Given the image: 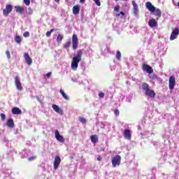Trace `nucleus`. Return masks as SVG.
<instances>
[{
  "instance_id": "nucleus-1",
  "label": "nucleus",
  "mask_w": 179,
  "mask_h": 179,
  "mask_svg": "<svg viewBox=\"0 0 179 179\" xmlns=\"http://www.w3.org/2000/svg\"><path fill=\"white\" fill-rule=\"evenodd\" d=\"M83 55V51L82 50H79L76 55L73 57L71 62V69L73 71H77L78 67L79 66V62L82 61V56Z\"/></svg>"
},
{
  "instance_id": "nucleus-2",
  "label": "nucleus",
  "mask_w": 179,
  "mask_h": 179,
  "mask_svg": "<svg viewBox=\"0 0 179 179\" xmlns=\"http://www.w3.org/2000/svg\"><path fill=\"white\" fill-rule=\"evenodd\" d=\"M141 88L143 90V93L145 94V96H147V97H150L151 99L155 98V96H156V93L153 90L150 89V86H149V84L146 83H143L141 85Z\"/></svg>"
},
{
  "instance_id": "nucleus-3",
  "label": "nucleus",
  "mask_w": 179,
  "mask_h": 179,
  "mask_svg": "<svg viewBox=\"0 0 179 179\" xmlns=\"http://www.w3.org/2000/svg\"><path fill=\"white\" fill-rule=\"evenodd\" d=\"M121 164V156L116 155L112 158V166L115 167L116 166H120Z\"/></svg>"
},
{
  "instance_id": "nucleus-4",
  "label": "nucleus",
  "mask_w": 179,
  "mask_h": 179,
  "mask_svg": "<svg viewBox=\"0 0 179 179\" xmlns=\"http://www.w3.org/2000/svg\"><path fill=\"white\" fill-rule=\"evenodd\" d=\"M59 164H61V157L57 155L55 157V160L53 162V169H54V170H58V167H59Z\"/></svg>"
},
{
  "instance_id": "nucleus-5",
  "label": "nucleus",
  "mask_w": 179,
  "mask_h": 179,
  "mask_svg": "<svg viewBox=\"0 0 179 179\" xmlns=\"http://www.w3.org/2000/svg\"><path fill=\"white\" fill-rule=\"evenodd\" d=\"M15 84L17 90H20V91L23 90V86H22V83H20V77H19V76H15Z\"/></svg>"
},
{
  "instance_id": "nucleus-6",
  "label": "nucleus",
  "mask_w": 179,
  "mask_h": 179,
  "mask_svg": "<svg viewBox=\"0 0 179 179\" xmlns=\"http://www.w3.org/2000/svg\"><path fill=\"white\" fill-rule=\"evenodd\" d=\"M178 34H179V29H178V27L175 28L173 30V31H172V33L171 34L169 40L171 41H173V40H176V38H177V37H178Z\"/></svg>"
},
{
  "instance_id": "nucleus-7",
  "label": "nucleus",
  "mask_w": 179,
  "mask_h": 179,
  "mask_svg": "<svg viewBox=\"0 0 179 179\" xmlns=\"http://www.w3.org/2000/svg\"><path fill=\"white\" fill-rule=\"evenodd\" d=\"M13 6L10 4H7L6 8L3 10V13L5 16H8L9 13H12Z\"/></svg>"
},
{
  "instance_id": "nucleus-8",
  "label": "nucleus",
  "mask_w": 179,
  "mask_h": 179,
  "mask_svg": "<svg viewBox=\"0 0 179 179\" xmlns=\"http://www.w3.org/2000/svg\"><path fill=\"white\" fill-rule=\"evenodd\" d=\"M134 15L136 17H139V8H138V4L135 1H132Z\"/></svg>"
},
{
  "instance_id": "nucleus-9",
  "label": "nucleus",
  "mask_w": 179,
  "mask_h": 179,
  "mask_svg": "<svg viewBox=\"0 0 179 179\" xmlns=\"http://www.w3.org/2000/svg\"><path fill=\"white\" fill-rule=\"evenodd\" d=\"M142 69L143 71H144V72H147L148 75H150V73H153V69L152 68V66L146 64H143Z\"/></svg>"
},
{
  "instance_id": "nucleus-10",
  "label": "nucleus",
  "mask_w": 179,
  "mask_h": 179,
  "mask_svg": "<svg viewBox=\"0 0 179 179\" xmlns=\"http://www.w3.org/2000/svg\"><path fill=\"white\" fill-rule=\"evenodd\" d=\"M174 86H176V77H174V76H171L169 77V89H170V90H173V89H174Z\"/></svg>"
},
{
  "instance_id": "nucleus-11",
  "label": "nucleus",
  "mask_w": 179,
  "mask_h": 179,
  "mask_svg": "<svg viewBox=\"0 0 179 179\" xmlns=\"http://www.w3.org/2000/svg\"><path fill=\"white\" fill-rule=\"evenodd\" d=\"M55 136L57 141H58L59 142H61L62 143H64V142H65V138H64V136L59 134V131H58V130H55Z\"/></svg>"
},
{
  "instance_id": "nucleus-12",
  "label": "nucleus",
  "mask_w": 179,
  "mask_h": 179,
  "mask_svg": "<svg viewBox=\"0 0 179 179\" xmlns=\"http://www.w3.org/2000/svg\"><path fill=\"white\" fill-rule=\"evenodd\" d=\"M72 45H73V50H76L78 48V36H76V34H73L72 36Z\"/></svg>"
},
{
  "instance_id": "nucleus-13",
  "label": "nucleus",
  "mask_w": 179,
  "mask_h": 179,
  "mask_svg": "<svg viewBox=\"0 0 179 179\" xmlns=\"http://www.w3.org/2000/svg\"><path fill=\"white\" fill-rule=\"evenodd\" d=\"M24 58L27 65H31V64H33V59H31L30 56L29 55V53H24Z\"/></svg>"
},
{
  "instance_id": "nucleus-14",
  "label": "nucleus",
  "mask_w": 179,
  "mask_h": 179,
  "mask_svg": "<svg viewBox=\"0 0 179 179\" xmlns=\"http://www.w3.org/2000/svg\"><path fill=\"white\" fill-rule=\"evenodd\" d=\"M150 79H151L152 80H157L158 82H163V80L159 77H157V76H156V74L155 73H150L148 75Z\"/></svg>"
},
{
  "instance_id": "nucleus-15",
  "label": "nucleus",
  "mask_w": 179,
  "mask_h": 179,
  "mask_svg": "<svg viewBox=\"0 0 179 179\" xmlns=\"http://www.w3.org/2000/svg\"><path fill=\"white\" fill-rule=\"evenodd\" d=\"M145 7L148 9V10H150V12H151V13L152 12L155 11V9L156 8V7L152 5V3H150V1H148L145 3Z\"/></svg>"
},
{
  "instance_id": "nucleus-16",
  "label": "nucleus",
  "mask_w": 179,
  "mask_h": 179,
  "mask_svg": "<svg viewBox=\"0 0 179 179\" xmlns=\"http://www.w3.org/2000/svg\"><path fill=\"white\" fill-rule=\"evenodd\" d=\"M148 25L152 28L156 27L157 26V21L153 18L150 19L148 22Z\"/></svg>"
},
{
  "instance_id": "nucleus-17",
  "label": "nucleus",
  "mask_w": 179,
  "mask_h": 179,
  "mask_svg": "<svg viewBox=\"0 0 179 179\" xmlns=\"http://www.w3.org/2000/svg\"><path fill=\"white\" fill-rule=\"evenodd\" d=\"M12 113L14 115H20V114H22V110H20L19 108L17 107H15L12 109Z\"/></svg>"
},
{
  "instance_id": "nucleus-18",
  "label": "nucleus",
  "mask_w": 179,
  "mask_h": 179,
  "mask_svg": "<svg viewBox=\"0 0 179 179\" xmlns=\"http://www.w3.org/2000/svg\"><path fill=\"white\" fill-rule=\"evenodd\" d=\"M80 12V6L79 5H76L73 7V15H78Z\"/></svg>"
},
{
  "instance_id": "nucleus-19",
  "label": "nucleus",
  "mask_w": 179,
  "mask_h": 179,
  "mask_svg": "<svg viewBox=\"0 0 179 179\" xmlns=\"http://www.w3.org/2000/svg\"><path fill=\"white\" fill-rule=\"evenodd\" d=\"M125 139H131V130L125 129L124 132Z\"/></svg>"
},
{
  "instance_id": "nucleus-20",
  "label": "nucleus",
  "mask_w": 179,
  "mask_h": 179,
  "mask_svg": "<svg viewBox=\"0 0 179 179\" xmlns=\"http://www.w3.org/2000/svg\"><path fill=\"white\" fill-rule=\"evenodd\" d=\"M15 12L17 13H23L24 12V8L19 6H16L15 7Z\"/></svg>"
},
{
  "instance_id": "nucleus-21",
  "label": "nucleus",
  "mask_w": 179,
  "mask_h": 179,
  "mask_svg": "<svg viewBox=\"0 0 179 179\" xmlns=\"http://www.w3.org/2000/svg\"><path fill=\"white\" fill-rule=\"evenodd\" d=\"M151 13L155 15V16H162V10H160V9L159 8H155L154 11L152 12Z\"/></svg>"
},
{
  "instance_id": "nucleus-22",
  "label": "nucleus",
  "mask_w": 179,
  "mask_h": 179,
  "mask_svg": "<svg viewBox=\"0 0 179 179\" xmlns=\"http://www.w3.org/2000/svg\"><path fill=\"white\" fill-rule=\"evenodd\" d=\"M6 125L7 127H8V128H13V127H15V123H13V119H9L7 121Z\"/></svg>"
},
{
  "instance_id": "nucleus-23",
  "label": "nucleus",
  "mask_w": 179,
  "mask_h": 179,
  "mask_svg": "<svg viewBox=\"0 0 179 179\" xmlns=\"http://www.w3.org/2000/svg\"><path fill=\"white\" fill-rule=\"evenodd\" d=\"M53 110H55L59 114H62V110L59 109V107L55 104H52V106Z\"/></svg>"
},
{
  "instance_id": "nucleus-24",
  "label": "nucleus",
  "mask_w": 179,
  "mask_h": 179,
  "mask_svg": "<svg viewBox=\"0 0 179 179\" xmlns=\"http://www.w3.org/2000/svg\"><path fill=\"white\" fill-rule=\"evenodd\" d=\"M59 93L62 94V97L64 98V100H69V97L68 96V95H66V94H65L64 90H60Z\"/></svg>"
},
{
  "instance_id": "nucleus-25",
  "label": "nucleus",
  "mask_w": 179,
  "mask_h": 179,
  "mask_svg": "<svg viewBox=\"0 0 179 179\" xmlns=\"http://www.w3.org/2000/svg\"><path fill=\"white\" fill-rule=\"evenodd\" d=\"M91 141L93 143H97L99 138H97V136H92Z\"/></svg>"
},
{
  "instance_id": "nucleus-26",
  "label": "nucleus",
  "mask_w": 179,
  "mask_h": 179,
  "mask_svg": "<svg viewBox=\"0 0 179 179\" xmlns=\"http://www.w3.org/2000/svg\"><path fill=\"white\" fill-rule=\"evenodd\" d=\"M64 38V36L61 34H58V36L57 38V43H61Z\"/></svg>"
},
{
  "instance_id": "nucleus-27",
  "label": "nucleus",
  "mask_w": 179,
  "mask_h": 179,
  "mask_svg": "<svg viewBox=\"0 0 179 179\" xmlns=\"http://www.w3.org/2000/svg\"><path fill=\"white\" fill-rule=\"evenodd\" d=\"M15 41L17 44H20L21 41H22V38H20V36H17L15 38Z\"/></svg>"
},
{
  "instance_id": "nucleus-28",
  "label": "nucleus",
  "mask_w": 179,
  "mask_h": 179,
  "mask_svg": "<svg viewBox=\"0 0 179 179\" xmlns=\"http://www.w3.org/2000/svg\"><path fill=\"white\" fill-rule=\"evenodd\" d=\"M116 58H117V59H118V60H120V59H121V52H120L119 50L117 51V53H116Z\"/></svg>"
},
{
  "instance_id": "nucleus-29",
  "label": "nucleus",
  "mask_w": 179,
  "mask_h": 179,
  "mask_svg": "<svg viewBox=\"0 0 179 179\" xmlns=\"http://www.w3.org/2000/svg\"><path fill=\"white\" fill-rule=\"evenodd\" d=\"M69 47H71V41L66 42L64 45V48H69Z\"/></svg>"
},
{
  "instance_id": "nucleus-30",
  "label": "nucleus",
  "mask_w": 179,
  "mask_h": 179,
  "mask_svg": "<svg viewBox=\"0 0 179 179\" xmlns=\"http://www.w3.org/2000/svg\"><path fill=\"white\" fill-rule=\"evenodd\" d=\"M79 121L82 123V124H85L86 122V119L83 117H79Z\"/></svg>"
},
{
  "instance_id": "nucleus-31",
  "label": "nucleus",
  "mask_w": 179,
  "mask_h": 179,
  "mask_svg": "<svg viewBox=\"0 0 179 179\" xmlns=\"http://www.w3.org/2000/svg\"><path fill=\"white\" fill-rule=\"evenodd\" d=\"M94 2L96 3L97 6H101V3L100 2V0H93Z\"/></svg>"
},
{
  "instance_id": "nucleus-32",
  "label": "nucleus",
  "mask_w": 179,
  "mask_h": 179,
  "mask_svg": "<svg viewBox=\"0 0 179 179\" xmlns=\"http://www.w3.org/2000/svg\"><path fill=\"white\" fill-rule=\"evenodd\" d=\"M6 55L7 56L8 59H10V52H9V50H6Z\"/></svg>"
},
{
  "instance_id": "nucleus-33",
  "label": "nucleus",
  "mask_w": 179,
  "mask_h": 179,
  "mask_svg": "<svg viewBox=\"0 0 179 179\" xmlns=\"http://www.w3.org/2000/svg\"><path fill=\"white\" fill-rule=\"evenodd\" d=\"M126 101L131 103V101H132V95H130L129 97H127Z\"/></svg>"
},
{
  "instance_id": "nucleus-34",
  "label": "nucleus",
  "mask_w": 179,
  "mask_h": 179,
  "mask_svg": "<svg viewBox=\"0 0 179 179\" xmlns=\"http://www.w3.org/2000/svg\"><path fill=\"white\" fill-rule=\"evenodd\" d=\"M27 13L29 15H32L33 14V9H31V8H28V10H27Z\"/></svg>"
},
{
  "instance_id": "nucleus-35",
  "label": "nucleus",
  "mask_w": 179,
  "mask_h": 179,
  "mask_svg": "<svg viewBox=\"0 0 179 179\" xmlns=\"http://www.w3.org/2000/svg\"><path fill=\"white\" fill-rule=\"evenodd\" d=\"M23 2L27 6H29L30 5V0H23Z\"/></svg>"
},
{
  "instance_id": "nucleus-36",
  "label": "nucleus",
  "mask_w": 179,
  "mask_h": 179,
  "mask_svg": "<svg viewBox=\"0 0 179 179\" xmlns=\"http://www.w3.org/2000/svg\"><path fill=\"white\" fill-rule=\"evenodd\" d=\"M24 37H30V32L26 31L23 34Z\"/></svg>"
},
{
  "instance_id": "nucleus-37",
  "label": "nucleus",
  "mask_w": 179,
  "mask_h": 179,
  "mask_svg": "<svg viewBox=\"0 0 179 179\" xmlns=\"http://www.w3.org/2000/svg\"><path fill=\"white\" fill-rule=\"evenodd\" d=\"M99 97L100 99L104 98V93H103V92L99 93Z\"/></svg>"
},
{
  "instance_id": "nucleus-38",
  "label": "nucleus",
  "mask_w": 179,
  "mask_h": 179,
  "mask_svg": "<svg viewBox=\"0 0 179 179\" xmlns=\"http://www.w3.org/2000/svg\"><path fill=\"white\" fill-rule=\"evenodd\" d=\"M36 156H33L28 158L29 162H31L32 160H35Z\"/></svg>"
},
{
  "instance_id": "nucleus-39",
  "label": "nucleus",
  "mask_w": 179,
  "mask_h": 179,
  "mask_svg": "<svg viewBox=\"0 0 179 179\" xmlns=\"http://www.w3.org/2000/svg\"><path fill=\"white\" fill-rule=\"evenodd\" d=\"M114 10L115 12H118V10H120V6H116L115 8H114Z\"/></svg>"
},
{
  "instance_id": "nucleus-40",
  "label": "nucleus",
  "mask_w": 179,
  "mask_h": 179,
  "mask_svg": "<svg viewBox=\"0 0 179 179\" xmlns=\"http://www.w3.org/2000/svg\"><path fill=\"white\" fill-rule=\"evenodd\" d=\"M51 75H52V73L51 72H49L46 74V78H51Z\"/></svg>"
},
{
  "instance_id": "nucleus-41",
  "label": "nucleus",
  "mask_w": 179,
  "mask_h": 179,
  "mask_svg": "<svg viewBox=\"0 0 179 179\" xmlns=\"http://www.w3.org/2000/svg\"><path fill=\"white\" fill-rule=\"evenodd\" d=\"M1 120H2L3 121H5V114L1 113Z\"/></svg>"
},
{
  "instance_id": "nucleus-42",
  "label": "nucleus",
  "mask_w": 179,
  "mask_h": 179,
  "mask_svg": "<svg viewBox=\"0 0 179 179\" xmlns=\"http://www.w3.org/2000/svg\"><path fill=\"white\" fill-rule=\"evenodd\" d=\"M115 115H120V110H118L117 109L115 110Z\"/></svg>"
},
{
  "instance_id": "nucleus-43",
  "label": "nucleus",
  "mask_w": 179,
  "mask_h": 179,
  "mask_svg": "<svg viewBox=\"0 0 179 179\" xmlns=\"http://www.w3.org/2000/svg\"><path fill=\"white\" fill-rule=\"evenodd\" d=\"M51 36V31H48V32H46V36L47 37H50Z\"/></svg>"
},
{
  "instance_id": "nucleus-44",
  "label": "nucleus",
  "mask_w": 179,
  "mask_h": 179,
  "mask_svg": "<svg viewBox=\"0 0 179 179\" xmlns=\"http://www.w3.org/2000/svg\"><path fill=\"white\" fill-rule=\"evenodd\" d=\"M97 160H98V162L101 161V157L99 156V157H97Z\"/></svg>"
},
{
  "instance_id": "nucleus-45",
  "label": "nucleus",
  "mask_w": 179,
  "mask_h": 179,
  "mask_svg": "<svg viewBox=\"0 0 179 179\" xmlns=\"http://www.w3.org/2000/svg\"><path fill=\"white\" fill-rule=\"evenodd\" d=\"M120 15H121L122 16H124V15H125V13H124V12L121 11V12H120Z\"/></svg>"
},
{
  "instance_id": "nucleus-46",
  "label": "nucleus",
  "mask_w": 179,
  "mask_h": 179,
  "mask_svg": "<svg viewBox=\"0 0 179 179\" xmlns=\"http://www.w3.org/2000/svg\"><path fill=\"white\" fill-rule=\"evenodd\" d=\"M80 2L81 3H85V0H80Z\"/></svg>"
},
{
  "instance_id": "nucleus-47",
  "label": "nucleus",
  "mask_w": 179,
  "mask_h": 179,
  "mask_svg": "<svg viewBox=\"0 0 179 179\" xmlns=\"http://www.w3.org/2000/svg\"><path fill=\"white\" fill-rule=\"evenodd\" d=\"M49 31H51V33H53V31H55V29H51V30Z\"/></svg>"
},
{
  "instance_id": "nucleus-48",
  "label": "nucleus",
  "mask_w": 179,
  "mask_h": 179,
  "mask_svg": "<svg viewBox=\"0 0 179 179\" xmlns=\"http://www.w3.org/2000/svg\"><path fill=\"white\" fill-rule=\"evenodd\" d=\"M55 2L59 3V0H55Z\"/></svg>"
},
{
  "instance_id": "nucleus-49",
  "label": "nucleus",
  "mask_w": 179,
  "mask_h": 179,
  "mask_svg": "<svg viewBox=\"0 0 179 179\" xmlns=\"http://www.w3.org/2000/svg\"><path fill=\"white\" fill-rule=\"evenodd\" d=\"M36 99H37V100H38V101H41L40 98L38 96H37Z\"/></svg>"
},
{
  "instance_id": "nucleus-50",
  "label": "nucleus",
  "mask_w": 179,
  "mask_h": 179,
  "mask_svg": "<svg viewBox=\"0 0 179 179\" xmlns=\"http://www.w3.org/2000/svg\"><path fill=\"white\" fill-rule=\"evenodd\" d=\"M123 1H128V0H123Z\"/></svg>"
},
{
  "instance_id": "nucleus-51",
  "label": "nucleus",
  "mask_w": 179,
  "mask_h": 179,
  "mask_svg": "<svg viewBox=\"0 0 179 179\" xmlns=\"http://www.w3.org/2000/svg\"><path fill=\"white\" fill-rule=\"evenodd\" d=\"M115 1H118V0H115Z\"/></svg>"
}]
</instances>
